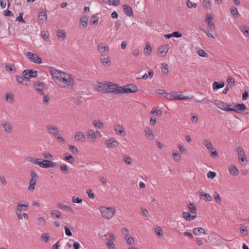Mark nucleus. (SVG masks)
Returning <instances> with one entry per match:
<instances>
[{
	"instance_id": "nucleus-59",
	"label": "nucleus",
	"mask_w": 249,
	"mask_h": 249,
	"mask_svg": "<svg viewBox=\"0 0 249 249\" xmlns=\"http://www.w3.org/2000/svg\"><path fill=\"white\" fill-rule=\"evenodd\" d=\"M69 147L72 153H74L75 154L78 153V150L75 146L70 145H69Z\"/></svg>"
},
{
	"instance_id": "nucleus-48",
	"label": "nucleus",
	"mask_w": 249,
	"mask_h": 249,
	"mask_svg": "<svg viewBox=\"0 0 249 249\" xmlns=\"http://www.w3.org/2000/svg\"><path fill=\"white\" fill-rule=\"evenodd\" d=\"M38 17H44V18H40L41 20H45V21H47V15L46 12L45 10L40 12L38 14Z\"/></svg>"
},
{
	"instance_id": "nucleus-53",
	"label": "nucleus",
	"mask_w": 249,
	"mask_h": 249,
	"mask_svg": "<svg viewBox=\"0 0 249 249\" xmlns=\"http://www.w3.org/2000/svg\"><path fill=\"white\" fill-rule=\"evenodd\" d=\"M231 14L234 17H237L239 13L237 8L235 7H232L231 10Z\"/></svg>"
},
{
	"instance_id": "nucleus-24",
	"label": "nucleus",
	"mask_w": 249,
	"mask_h": 249,
	"mask_svg": "<svg viewBox=\"0 0 249 249\" xmlns=\"http://www.w3.org/2000/svg\"><path fill=\"white\" fill-rule=\"evenodd\" d=\"M229 170L230 174L232 176H237L239 174L238 169L234 165H231L229 168Z\"/></svg>"
},
{
	"instance_id": "nucleus-23",
	"label": "nucleus",
	"mask_w": 249,
	"mask_h": 249,
	"mask_svg": "<svg viewBox=\"0 0 249 249\" xmlns=\"http://www.w3.org/2000/svg\"><path fill=\"white\" fill-rule=\"evenodd\" d=\"M57 207L61 210H67L68 211L71 212L72 213H74V211L72 209L71 207L68 205H64L61 203H59L57 205Z\"/></svg>"
},
{
	"instance_id": "nucleus-47",
	"label": "nucleus",
	"mask_w": 249,
	"mask_h": 249,
	"mask_svg": "<svg viewBox=\"0 0 249 249\" xmlns=\"http://www.w3.org/2000/svg\"><path fill=\"white\" fill-rule=\"evenodd\" d=\"M227 82L228 85L231 87L232 86H234L235 84V79L234 78H232L231 76H228L227 77Z\"/></svg>"
},
{
	"instance_id": "nucleus-41",
	"label": "nucleus",
	"mask_w": 249,
	"mask_h": 249,
	"mask_svg": "<svg viewBox=\"0 0 249 249\" xmlns=\"http://www.w3.org/2000/svg\"><path fill=\"white\" fill-rule=\"evenodd\" d=\"M6 100L7 102H10L11 103H13L14 101V98L13 95L10 93H7L6 94Z\"/></svg>"
},
{
	"instance_id": "nucleus-19",
	"label": "nucleus",
	"mask_w": 249,
	"mask_h": 249,
	"mask_svg": "<svg viewBox=\"0 0 249 249\" xmlns=\"http://www.w3.org/2000/svg\"><path fill=\"white\" fill-rule=\"evenodd\" d=\"M173 92L174 93V97H173V99L176 100H186L188 99H192L193 98V96L191 97L188 96H183L181 94L178 95L177 92Z\"/></svg>"
},
{
	"instance_id": "nucleus-55",
	"label": "nucleus",
	"mask_w": 249,
	"mask_h": 249,
	"mask_svg": "<svg viewBox=\"0 0 249 249\" xmlns=\"http://www.w3.org/2000/svg\"><path fill=\"white\" fill-rule=\"evenodd\" d=\"M123 160L127 164H131L132 162L131 158L127 155H124L123 157Z\"/></svg>"
},
{
	"instance_id": "nucleus-31",
	"label": "nucleus",
	"mask_w": 249,
	"mask_h": 249,
	"mask_svg": "<svg viewBox=\"0 0 249 249\" xmlns=\"http://www.w3.org/2000/svg\"><path fill=\"white\" fill-rule=\"evenodd\" d=\"M224 85L225 83L224 82H221V83L214 82L213 85V90H217L220 88H223Z\"/></svg>"
},
{
	"instance_id": "nucleus-12",
	"label": "nucleus",
	"mask_w": 249,
	"mask_h": 249,
	"mask_svg": "<svg viewBox=\"0 0 249 249\" xmlns=\"http://www.w3.org/2000/svg\"><path fill=\"white\" fill-rule=\"evenodd\" d=\"M105 144L109 148L111 147H116L119 145V142L116 140H114L112 138L107 140L105 141Z\"/></svg>"
},
{
	"instance_id": "nucleus-35",
	"label": "nucleus",
	"mask_w": 249,
	"mask_h": 249,
	"mask_svg": "<svg viewBox=\"0 0 249 249\" xmlns=\"http://www.w3.org/2000/svg\"><path fill=\"white\" fill-rule=\"evenodd\" d=\"M239 231L240 233L244 236H247L248 234V231L247 228L243 224L240 225Z\"/></svg>"
},
{
	"instance_id": "nucleus-21",
	"label": "nucleus",
	"mask_w": 249,
	"mask_h": 249,
	"mask_svg": "<svg viewBox=\"0 0 249 249\" xmlns=\"http://www.w3.org/2000/svg\"><path fill=\"white\" fill-rule=\"evenodd\" d=\"M182 216L187 221L193 220L196 217V215H191L189 213L185 212L182 213Z\"/></svg>"
},
{
	"instance_id": "nucleus-45",
	"label": "nucleus",
	"mask_w": 249,
	"mask_h": 249,
	"mask_svg": "<svg viewBox=\"0 0 249 249\" xmlns=\"http://www.w3.org/2000/svg\"><path fill=\"white\" fill-rule=\"evenodd\" d=\"M155 232L159 237H162L163 231L160 227H156L155 229Z\"/></svg>"
},
{
	"instance_id": "nucleus-22",
	"label": "nucleus",
	"mask_w": 249,
	"mask_h": 249,
	"mask_svg": "<svg viewBox=\"0 0 249 249\" xmlns=\"http://www.w3.org/2000/svg\"><path fill=\"white\" fill-rule=\"evenodd\" d=\"M123 9L125 13L129 17L133 15V11L130 6L128 5H123Z\"/></svg>"
},
{
	"instance_id": "nucleus-54",
	"label": "nucleus",
	"mask_w": 249,
	"mask_h": 249,
	"mask_svg": "<svg viewBox=\"0 0 249 249\" xmlns=\"http://www.w3.org/2000/svg\"><path fill=\"white\" fill-rule=\"evenodd\" d=\"M107 241L106 244L109 249H116V247L112 241L110 242L108 239H107Z\"/></svg>"
},
{
	"instance_id": "nucleus-60",
	"label": "nucleus",
	"mask_w": 249,
	"mask_h": 249,
	"mask_svg": "<svg viewBox=\"0 0 249 249\" xmlns=\"http://www.w3.org/2000/svg\"><path fill=\"white\" fill-rule=\"evenodd\" d=\"M214 197L215 202L217 204H220L221 203V199H220V195H219V194L217 192H214Z\"/></svg>"
},
{
	"instance_id": "nucleus-63",
	"label": "nucleus",
	"mask_w": 249,
	"mask_h": 249,
	"mask_svg": "<svg viewBox=\"0 0 249 249\" xmlns=\"http://www.w3.org/2000/svg\"><path fill=\"white\" fill-rule=\"evenodd\" d=\"M128 86L131 88L133 93H136L139 91L138 87L134 84H129Z\"/></svg>"
},
{
	"instance_id": "nucleus-10",
	"label": "nucleus",
	"mask_w": 249,
	"mask_h": 249,
	"mask_svg": "<svg viewBox=\"0 0 249 249\" xmlns=\"http://www.w3.org/2000/svg\"><path fill=\"white\" fill-rule=\"evenodd\" d=\"M41 167L44 168H47L49 167H53L56 166L57 163L56 162H53L51 160H43L42 161V163H41Z\"/></svg>"
},
{
	"instance_id": "nucleus-58",
	"label": "nucleus",
	"mask_w": 249,
	"mask_h": 249,
	"mask_svg": "<svg viewBox=\"0 0 249 249\" xmlns=\"http://www.w3.org/2000/svg\"><path fill=\"white\" fill-rule=\"evenodd\" d=\"M16 21H18L19 22L25 23V21L24 19L23 18V13H20L19 16L16 18Z\"/></svg>"
},
{
	"instance_id": "nucleus-26",
	"label": "nucleus",
	"mask_w": 249,
	"mask_h": 249,
	"mask_svg": "<svg viewBox=\"0 0 249 249\" xmlns=\"http://www.w3.org/2000/svg\"><path fill=\"white\" fill-rule=\"evenodd\" d=\"M239 28L246 36L249 37V27H248L246 25H241L239 27Z\"/></svg>"
},
{
	"instance_id": "nucleus-46",
	"label": "nucleus",
	"mask_w": 249,
	"mask_h": 249,
	"mask_svg": "<svg viewBox=\"0 0 249 249\" xmlns=\"http://www.w3.org/2000/svg\"><path fill=\"white\" fill-rule=\"evenodd\" d=\"M97 90L102 93H107L106 85L103 84H100L99 85H98L97 87Z\"/></svg>"
},
{
	"instance_id": "nucleus-57",
	"label": "nucleus",
	"mask_w": 249,
	"mask_h": 249,
	"mask_svg": "<svg viewBox=\"0 0 249 249\" xmlns=\"http://www.w3.org/2000/svg\"><path fill=\"white\" fill-rule=\"evenodd\" d=\"M203 6L205 8L210 9L211 6L210 0H203Z\"/></svg>"
},
{
	"instance_id": "nucleus-27",
	"label": "nucleus",
	"mask_w": 249,
	"mask_h": 249,
	"mask_svg": "<svg viewBox=\"0 0 249 249\" xmlns=\"http://www.w3.org/2000/svg\"><path fill=\"white\" fill-rule=\"evenodd\" d=\"M28 204H18L16 208V211L21 212V211H26L28 208Z\"/></svg>"
},
{
	"instance_id": "nucleus-64",
	"label": "nucleus",
	"mask_w": 249,
	"mask_h": 249,
	"mask_svg": "<svg viewBox=\"0 0 249 249\" xmlns=\"http://www.w3.org/2000/svg\"><path fill=\"white\" fill-rule=\"evenodd\" d=\"M141 211L144 216H145L147 218L149 217L150 215L146 209L142 208L141 209Z\"/></svg>"
},
{
	"instance_id": "nucleus-42",
	"label": "nucleus",
	"mask_w": 249,
	"mask_h": 249,
	"mask_svg": "<svg viewBox=\"0 0 249 249\" xmlns=\"http://www.w3.org/2000/svg\"><path fill=\"white\" fill-rule=\"evenodd\" d=\"M195 101L196 103H202L203 104H209L212 102L211 100L207 98H205L201 100H198L196 99Z\"/></svg>"
},
{
	"instance_id": "nucleus-11",
	"label": "nucleus",
	"mask_w": 249,
	"mask_h": 249,
	"mask_svg": "<svg viewBox=\"0 0 249 249\" xmlns=\"http://www.w3.org/2000/svg\"><path fill=\"white\" fill-rule=\"evenodd\" d=\"M246 109V107L244 104H239L235 106V108L230 107V111H234L237 113H240Z\"/></svg>"
},
{
	"instance_id": "nucleus-5",
	"label": "nucleus",
	"mask_w": 249,
	"mask_h": 249,
	"mask_svg": "<svg viewBox=\"0 0 249 249\" xmlns=\"http://www.w3.org/2000/svg\"><path fill=\"white\" fill-rule=\"evenodd\" d=\"M26 56L29 60L35 63L41 64L42 62L41 58L38 56L36 54L31 52H27L26 53Z\"/></svg>"
},
{
	"instance_id": "nucleus-43",
	"label": "nucleus",
	"mask_w": 249,
	"mask_h": 249,
	"mask_svg": "<svg viewBox=\"0 0 249 249\" xmlns=\"http://www.w3.org/2000/svg\"><path fill=\"white\" fill-rule=\"evenodd\" d=\"M88 18L86 17H82L80 18V23L82 24L83 26L86 27L88 25Z\"/></svg>"
},
{
	"instance_id": "nucleus-32",
	"label": "nucleus",
	"mask_w": 249,
	"mask_h": 249,
	"mask_svg": "<svg viewBox=\"0 0 249 249\" xmlns=\"http://www.w3.org/2000/svg\"><path fill=\"white\" fill-rule=\"evenodd\" d=\"M133 93L131 88L128 85L121 87V94L122 93Z\"/></svg>"
},
{
	"instance_id": "nucleus-51",
	"label": "nucleus",
	"mask_w": 249,
	"mask_h": 249,
	"mask_svg": "<svg viewBox=\"0 0 249 249\" xmlns=\"http://www.w3.org/2000/svg\"><path fill=\"white\" fill-rule=\"evenodd\" d=\"M88 137L89 139H95L96 138V136L92 130H89L88 131Z\"/></svg>"
},
{
	"instance_id": "nucleus-6",
	"label": "nucleus",
	"mask_w": 249,
	"mask_h": 249,
	"mask_svg": "<svg viewBox=\"0 0 249 249\" xmlns=\"http://www.w3.org/2000/svg\"><path fill=\"white\" fill-rule=\"evenodd\" d=\"M31 176L32 178L29 181V186L28 189L30 191H33L35 189V186L36 183L38 175L36 173L32 171L31 172Z\"/></svg>"
},
{
	"instance_id": "nucleus-49",
	"label": "nucleus",
	"mask_w": 249,
	"mask_h": 249,
	"mask_svg": "<svg viewBox=\"0 0 249 249\" xmlns=\"http://www.w3.org/2000/svg\"><path fill=\"white\" fill-rule=\"evenodd\" d=\"M60 168L61 171L64 174H68L69 173L68 167L65 164H61L60 166Z\"/></svg>"
},
{
	"instance_id": "nucleus-62",
	"label": "nucleus",
	"mask_w": 249,
	"mask_h": 249,
	"mask_svg": "<svg viewBox=\"0 0 249 249\" xmlns=\"http://www.w3.org/2000/svg\"><path fill=\"white\" fill-rule=\"evenodd\" d=\"M216 175V174L215 172L210 171L207 173V177L208 178H210L211 179L214 178Z\"/></svg>"
},
{
	"instance_id": "nucleus-36",
	"label": "nucleus",
	"mask_w": 249,
	"mask_h": 249,
	"mask_svg": "<svg viewBox=\"0 0 249 249\" xmlns=\"http://www.w3.org/2000/svg\"><path fill=\"white\" fill-rule=\"evenodd\" d=\"M145 55H150L152 52V48L149 43H147L143 51Z\"/></svg>"
},
{
	"instance_id": "nucleus-8",
	"label": "nucleus",
	"mask_w": 249,
	"mask_h": 249,
	"mask_svg": "<svg viewBox=\"0 0 249 249\" xmlns=\"http://www.w3.org/2000/svg\"><path fill=\"white\" fill-rule=\"evenodd\" d=\"M34 86L39 94L44 95V93L43 91L44 87V84L43 82L40 81L36 82L34 84Z\"/></svg>"
},
{
	"instance_id": "nucleus-30",
	"label": "nucleus",
	"mask_w": 249,
	"mask_h": 249,
	"mask_svg": "<svg viewBox=\"0 0 249 249\" xmlns=\"http://www.w3.org/2000/svg\"><path fill=\"white\" fill-rule=\"evenodd\" d=\"M144 132L145 133V135L147 137V138L153 140L154 138V134L152 131V130L148 127H146L144 129Z\"/></svg>"
},
{
	"instance_id": "nucleus-1",
	"label": "nucleus",
	"mask_w": 249,
	"mask_h": 249,
	"mask_svg": "<svg viewBox=\"0 0 249 249\" xmlns=\"http://www.w3.org/2000/svg\"><path fill=\"white\" fill-rule=\"evenodd\" d=\"M102 216L106 219H109L111 218L115 214L116 210L114 207H106L101 206L100 209Z\"/></svg>"
},
{
	"instance_id": "nucleus-14",
	"label": "nucleus",
	"mask_w": 249,
	"mask_h": 249,
	"mask_svg": "<svg viewBox=\"0 0 249 249\" xmlns=\"http://www.w3.org/2000/svg\"><path fill=\"white\" fill-rule=\"evenodd\" d=\"M74 139L77 142H83L86 141V136L83 132H76L75 134Z\"/></svg>"
},
{
	"instance_id": "nucleus-44",
	"label": "nucleus",
	"mask_w": 249,
	"mask_h": 249,
	"mask_svg": "<svg viewBox=\"0 0 249 249\" xmlns=\"http://www.w3.org/2000/svg\"><path fill=\"white\" fill-rule=\"evenodd\" d=\"M28 76L29 78L30 77H36L37 76V71H33V70H28Z\"/></svg>"
},
{
	"instance_id": "nucleus-56",
	"label": "nucleus",
	"mask_w": 249,
	"mask_h": 249,
	"mask_svg": "<svg viewBox=\"0 0 249 249\" xmlns=\"http://www.w3.org/2000/svg\"><path fill=\"white\" fill-rule=\"evenodd\" d=\"M65 160L69 161V162L72 164L74 161V159L72 155H69L65 157Z\"/></svg>"
},
{
	"instance_id": "nucleus-13",
	"label": "nucleus",
	"mask_w": 249,
	"mask_h": 249,
	"mask_svg": "<svg viewBox=\"0 0 249 249\" xmlns=\"http://www.w3.org/2000/svg\"><path fill=\"white\" fill-rule=\"evenodd\" d=\"M48 132L52 134L56 138L59 135L58 128L54 125H49L47 127Z\"/></svg>"
},
{
	"instance_id": "nucleus-34",
	"label": "nucleus",
	"mask_w": 249,
	"mask_h": 249,
	"mask_svg": "<svg viewBox=\"0 0 249 249\" xmlns=\"http://www.w3.org/2000/svg\"><path fill=\"white\" fill-rule=\"evenodd\" d=\"M188 207L190 210V212L193 214H196V208L195 205L193 203H190L188 204Z\"/></svg>"
},
{
	"instance_id": "nucleus-18",
	"label": "nucleus",
	"mask_w": 249,
	"mask_h": 249,
	"mask_svg": "<svg viewBox=\"0 0 249 249\" xmlns=\"http://www.w3.org/2000/svg\"><path fill=\"white\" fill-rule=\"evenodd\" d=\"M1 125L4 130L6 132L9 133H12L13 130V126L10 124L6 123L5 122H3L2 123Z\"/></svg>"
},
{
	"instance_id": "nucleus-3",
	"label": "nucleus",
	"mask_w": 249,
	"mask_h": 249,
	"mask_svg": "<svg viewBox=\"0 0 249 249\" xmlns=\"http://www.w3.org/2000/svg\"><path fill=\"white\" fill-rule=\"evenodd\" d=\"M106 92H111L115 94H121V87L116 84L108 82L106 84Z\"/></svg>"
},
{
	"instance_id": "nucleus-9",
	"label": "nucleus",
	"mask_w": 249,
	"mask_h": 249,
	"mask_svg": "<svg viewBox=\"0 0 249 249\" xmlns=\"http://www.w3.org/2000/svg\"><path fill=\"white\" fill-rule=\"evenodd\" d=\"M239 160L244 162L245 164L247 163V160L245 156V152L243 149L241 147H238L237 148Z\"/></svg>"
},
{
	"instance_id": "nucleus-4",
	"label": "nucleus",
	"mask_w": 249,
	"mask_h": 249,
	"mask_svg": "<svg viewBox=\"0 0 249 249\" xmlns=\"http://www.w3.org/2000/svg\"><path fill=\"white\" fill-rule=\"evenodd\" d=\"M50 71L55 83H60L61 82L60 77L64 72L62 71L57 70L53 67L50 68Z\"/></svg>"
},
{
	"instance_id": "nucleus-15",
	"label": "nucleus",
	"mask_w": 249,
	"mask_h": 249,
	"mask_svg": "<svg viewBox=\"0 0 249 249\" xmlns=\"http://www.w3.org/2000/svg\"><path fill=\"white\" fill-rule=\"evenodd\" d=\"M100 60L104 66H108L111 65V61L108 56L102 54L100 56Z\"/></svg>"
},
{
	"instance_id": "nucleus-33",
	"label": "nucleus",
	"mask_w": 249,
	"mask_h": 249,
	"mask_svg": "<svg viewBox=\"0 0 249 249\" xmlns=\"http://www.w3.org/2000/svg\"><path fill=\"white\" fill-rule=\"evenodd\" d=\"M203 143L207 147V148L208 150H211L214 149L212 142L208 140H207V139L204 140L203 141Z\"/></svg>"
},
{
	"instance_id": "nucleus-61",
	"label": "nucleus",
	"mask_w": 249,
	"mask_h": 249,
	"mask_svg": "<svg viewBox=\"0 0 249 249\" xmlns=\"http://www.w3.org/2000/svg\"><path fill=\"white\" fill-rule=\"evenodd\" d=\"M72 201L74 203H81L83 202L82 198L79 197H76L75 196H72Z\"/></svg>"
},
{
	"instance_id": "nucleus-39",
	"label": "nucleus",
	"mask_w": 249,
	"mask_h": 249,
	"mask_svg": "<svg viewBox=\"0 0 249 249\" xmlns=\"http://www.w3.org/2000/svg\"><path fill=\"white\" fill-rule=\"evenodd\" d=\"M57 36L58 38H62V40H64L66 38V32L64 30H58Z\"/></svg>"
},
{
	"instance_id": "nucleus-37",
	"label": "nucleus",
	"mask_w": 249,
	"mask_h": 249,
	"mask_svg": "<svg viewBox=\"0 0 249 249\" xmlns=\"http://www.w3.org/2000/svg\"><path fill=\"white\" fill-rule=\"evenodd\" d=\"M173 156L174 160L177 162L179 161L181 159L180 154L177 151L173 152Z\"/></svg>"
},
{
	"instance_id": "nucleus-20",
	"label": "nucleus",
	"mask_w": 249,
	"mask_h": 249,
	"mask_svg": "<svg viewBox=\"0 0 249 249\" xmlns=\"http://www.w3.org/2000/svg\"><path fill=\"white\" fill-rule=\"evenodd\" d=\"M114 130L117 133L121 135L124 136L125 135V131L123 127L120 125H115L114 127Z\"/></svg>"
},
{
	"instance_id": "nucleus-29",
	"label": "nucleus",
	"mask_w": 249,
	"mask_h": 249,
	"mask_svg": "<svg viewBox=\"0 0 249 249\" xmlns=\"http://www.w3.org/2000/svg\"><path fill=\"white\" fill-rule=\"evenodd\" d=\"M193 233L196 235H199L201 234H205V229L203 228H196L193 229Z\"/></svg>"
},
{
	"instance_id": "nucleus-50",
	"label": "nucleus",
	"mask_w": 249,
	"mask_h": 249,
	"mask_svg": "<svg viewBox=\"0 0 249 249\" xmlns=\"http://www.w3.org/2000/svg\"><path fill=\"white\" fill-rule=\"evenodd\" d=\"M5 68L8 71H12L16 70L15 66L14 64H7Z\"/></svg>"
},
{
	"instance_id": "nucleus-7",
	"label": "nucleus",
	"mask_w": 249,
	"mask_h": 249,
	"mask_svg": "<svg viewBox=\"0 0 249 249\" xmlns=\"http://www.w3.org/2000/svg\"><path fill=\"white\" fill-rule=\"evenodd\" d=\"M215 106L221 110L225 111H230V107H228L229 106H231V105H228L223 102L216 100L214 103Z\"/></svg>"
},
{
	"instance_id": "nucleus-52",
	"label": "nucleus",
	"mask_w": 249,
	"mask_h": 249,
	"mask_svg": "<svg viewBox=\"0 0 249 249\" xmlns=\"http://www.w3.org/2000/svg\"><path fill=\"white\" fill-rule=\"evenodd\" d=\"M186 5L189 8H196L197 7L196 3L192 2L190 0H187Z\"/></svg>"
},
{
	"instance_id": "nucleus-17",
	"label": "nucleus",
	"mask_w": 249,
	"mask_h": 249,
	"mask_svg": "<svg viewBox=\"0 0 249 249\" xmlns=\"http://www.w3.org/2000/svg\"><path fill=\"white\" fill-rule=\"evenodd\" d=\"M98 51L102 54L104 52H108L109 51V47L107 45H104L103 43H100L98 46Z\"/></svg>"
},
{
	"instance_id": "nucleus-25",
	"label": "nucleus",
	"mask_w": 249,
	"mask_h": 249,
	"mask_svg": "<svg viewBox=\"0 0 249 249\" xmlns=\"http://www.w3.org/2000/svg\"><path fill=\"white\" fill-rule=\"evenodd\" d=\"M92 124L95 128L102 129L104 127V124L101 121L98 120H94Z\"/></svg>"
},
{
	"instance_id": "nucleus-28",
	"label": "nucleus",
	"mask_w": 249,
	"mask_h": 249,
	"mask_svg": "<svg viewBox=\"0 0 249 249\" xmlns=\"http://www.w3.org/2000/svg\"><path fill=\"white\" fill-rule=\"evenodd\" d=\"M27 160L29 162H31L35 164H37V165H39L40 167L41 166V163H42V161H39V160H42L41 159H39V158L33 159L32 158L29 157V158H28Z\"/></svg>"
},
{
	"instance_id": "nucleus-2",
	"label": "nucleus",
	"mask_w": 249,
	"mask_h": 249,
	"mask_svg": "<svg viewBox=\"0 0 249 249\" xmlns=\"http://www.w3.org/2000/svg\"><path fill=\"white\" fill-rule=\"evenodd\" d=\"M61 82L57 83L61 86H71L73 87L74 86V81L72 78L67 73L64 72L63 75L60 77Z\"/></svg>"
},
{
	"instance_id": "nucleus-38",
	"label": "nucleus",
	"mask_w": 249,
	"mask_h": 249,
	"mask_svg": "<svg viewBox=\"0 0 249 249\" xmlns=\"http://www.w3.org/2000/svg\"><path fill=\"white\" fill-rule=\"evenodd\" d=\"M161 70L163 74L167 75L169 72L168 65L165 63H162L161 66Z\"/></svg>"
},
{
	"instance_id": "nucleus-40",
	"label": "nucleus",
	"mask_w": 249,
	"mask_h": 249,
	"mask_svg": "<svg viewBox=\"0 0 249 249\" xmlns=\"http://www.w3.org/2000/svg\"><path fill=\"white\" fill-rule=\"evenodd\" d=\"M52 216H55V217L57 218H61L62 217L61 213L60 211L58 210H52L50 212Z\"/></svg>"
},
{
	"instance_id": "nucleus-16",
	"label": "nucleus",
	"mask_w": 249,
	"mask_h": 249,
	"mask_svg": "<svg viewBox=\"0 0 249 249\" xmlns=\"http://www.w3.org/2000/svg\"><path fill=\"white\" fill-rule=\"evenodd\" d=\"M168 50L169 47L168 45H162L159 48L158 53L161 54V56H164L166 55Z\"/></svg>"
}]
</instances>
